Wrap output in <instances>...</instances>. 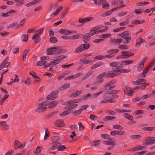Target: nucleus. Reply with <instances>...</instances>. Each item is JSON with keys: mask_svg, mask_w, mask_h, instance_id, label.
Here are the masks:
<instances>
[{"mask_svg": "<svg viewBox=\"0 0 155 155\" xmlns=\"http://www.w3.org/2000/svg\"><path fill=\"white\" fill-rule=\"evenodd\" d=\"M47 54L48 55H50L52 54H58L66 52L67 51L65 49H57V47H53L47 50Z\"/></svg>", "mask_w": 155, "mask_h": 155, "instance_id": "nucleus-1", "label": "nucleus"}, {"mask_svg": "<svg viewBox=\"0 0 155 155\" xmlns=\"http://www.w3.org/2000/svg\"><path fill=\"white\" fill-rule=\"evenodd\" d=\"M77 106V104H70L67 106L63 108L64 110H66L61 113L60 116H64L69 114L73 111V109L75 108Z\"/></svg>", "mask_w": 155, "mask_h": 155, "instance_id": "nucleus-2", "label": "nucleus"}, {"mask_svg": "<svg viewBox=\"0 0 155 155\" xmlns=\"http://www.w3.org/2000/svg\"><path fill=\"white\" fill-rule=\"evenodd\" d=\"M47 107L44 106L40 103H39L37 105V107L35 110L37 113H41L45 112L47 110Z\"/></svg>", "mask_w": 155, "mask_h": 155, "instance_id": "nucleus-3", "label": "nucleus"}, {"mask_svg": "<svg viewBox=\"0 0 155 155\" xmlns=\"http://www.w3.org/2000/svg\"><path fill=\"white\" fill-rule=\"evenodd\" d=\"M0 128L3 130L6 131L9 129V125L7 124L5 121L0 122Z\"/></svg>", "mask_w": 155, "mask_h": 155, "instance_id": "nucleus-4", "label": "nucleus"}, {"mask_svg": "<svg viewBox=\"0 0 155 155\" xmlns=\"http://www.w3.org/2000/svg\"><path fill=\"white\" fill-rule=\"evenodd\" d=\"M93 19H94V18L91 17H87V18H79L78 22L79 23H82V24L81 25H82L84 23Z\"/></svg>", "mask_w": 155, "mask_h": 155, "instance_id": "nucleus-5", "label": "nucleus"}, {"mask_svg": "<svg viewBox=\"0 0 155 155\" xmlns=\"http://www.w3.org/2000/svg\"><path fill=\"white\" fill-rule=\"evenodd\" d=\"M14 146L15 150L17 149L18 148L21 149L24 147V146L23 144L18 140H15Z\"/></svg>", "mask_w": 155, "mask_h": 155, "instance_id": "nucleus-6", "label": "nucleus"}, {"mask_svg": "<svg viewBox=\"0 0 155 155\" xmlns=\"http://www.w3.org/2000/svg\"><path fill=\"white\" fill-rule=\"evenodd\" d=\"M61 143L60 142H58L55 143L53 145L51 148L48 151L50 153H52L54 154H55V152H52L51 151V150H55L57 149H58V147L61 145Z\"/></svg>", "mask_w": 155, "mask_h": 155, "instance_id": "nucleus-7", "label": "nucleus"}, {"mask_svg": "<svg viewBox=\"0 0 155 155\" xmlns=\"http://www.w3.org/2000/svg\"><path fill=\"white\" fill-rule=\"evenodd\" d=\"M125 88L124 91H127L126 94L128 96H130L133 95V90L132 89H130V87L128 86L124 87Z\"/></svg>", "mask_w": 155, "mask_h": 155, "instance_id": "nucleus-8", "label": "nucleus"}, {"mask_svg": "<svg viewBox=\"0 0 155 155\" xmlns=\"http://www.w3.org/2000/svg\"><path fill=\"white\" fill-rule=\"evenodd\" d=\"M120 92V90H114L112 91V93H107L104 95L103 97L104 98H110L109 95L113 94H117Z\"/></svg>", "mask_w": 155, "mask_h": 155, "instance_id": "nucleus-9", "label": "nucleus"}, {"mask_svg": "<svg viewBox=\"0 0 155 155\" xmlns=\"http://www.w3.org/2000/svg\"><path fill=\"white\" fill-rule=\"evenodd\" d=\"M80 61L83 64H88L92 63L93 61L91 60H89L86 58H81L80 60Z\"/></svg>", "mask_w": 155, "mask_h": 155, "instance_id": "nucleus-10", "label": "nucleus"}, {"mask_svg": "<svg viewBox=\"0 0 155 155\" xmlns=\"http://www.w3.org/2000/svg\"><path fill=\"white\" fill-rule=\"evenodd\" d=\"M145 41L141 37L137 38L136 40V43L135 45V47H139L141 44L144 43Z\"/></svg>", "mask_w": 155, "mask_h": 155, "instance_id": "nucleus-11", "label": "nucleus"}, {"mask_svg": "<svg viewBox=\"0 0 155 155\" xmlns=\"http://www.w3.org/2000/svg\"><path fill=\"white\" fill-rule=\"evenodd\" d=\"M70 87V83H67L64 84L60 87L59 90L60 91H63L69 88Z\"/></svg>", "mask_w": 155, "mask_h": 155, "instance_id": "nucleus-12", "label": "nucleus"}, {"mask_svg": "<svg viewBox=\"0 0 155 155\" xmlns=\"http://www.w3.org/2000/svg\"><path fill=\"white\" fill-rule=\"evenodd\" d=\"M54 125L58 127H62L64 125L62 120H58L54 123Z\"/></svg>", "mask_w": 155, "mask_h": 155, "instance_id": "nucleus-13", "label": "nucleus"}, {"mask_svg": "<svg viewBox=\"0 0 155 155\" xmlns=\"http://www.w3.org/2000/svg\"><path fill=\"white\" fill-rule=\"evenodd\" d=\"M91 37L90 35L88 33H87L83 37V41H84V43H87L90 40V38Z\"/></svg>", "mask_w": 155, "mask_h": 155, "instance_id": "nucleus-14", "label": "nucleus"}, {"mask_svg": "<svg viewBox=\"0 0 155 155\" xmlns=\"http://www.w3.org/2000/svg\"><path fill=\"white\" fill-rule=\"evenodd\" d=\"M82 44L77 47L75 50V52L79 53L82 52L84 50V48Z\"/></svg>", "mask_w": 155, "mask_h": 155, "instance_id": "nucleus-15", "label": "nucleus"}, {"mask_svg": "<svg viewBox=\"0 0 155 155\" xmlns=\"http://www.w3.org/2000/svg\"><path fill=\"white\" fill-rule=\"evenodd\" d=\"M58 104V102L57 101H54L51 102L48 106L49 108H52L56 106Z\"/></svg>", "mask_w": 155, "mask_h": 155, "instance_id": "nucleus-16", "label": "nucleus"}, {"mask_svg": "<svg viewBox=\"0 0 155 155\" xmlns=\"http://www.w3.org/2000/svg\"><path fill=\"white\" fill-rule=\"evenodd\" d=\"M82 34H77L70 37L71 39L75 40L81 38Z\"/></svg>", "mask_w": 155, "mask_h": 155, "instance_id": "nucleus-17", "label": "nucleus"}, {"mask_svg": "<svg viewBox=\"0 0 155 155\" xmlns=\"http://www.w3.org/2000/svg\"><path fill=\"white\" fill-rule=\"evenodd\" d=\"M30 49H25L24 51L22 52V54L23 55L22 56V58L23 60V61H25L26 59V56L27 54L30 51Z\"/></svg>", "mask_w": 155, "mask_h": 155, "instance_id": "nucleus-18", "label": "nucleus"}, {"mask_svg": "<svg viewBox=\"0 0 155 155\" xmlns=\"http://www.w3.org/2000/svg\"><path fill=\"white\" fill-rule=\"evenodd\" d=\"M131 37L130 35L125 36L123 38L124 40V43L125 44L129 43L131 40Z\"/></svg>", "mask_w": 155, "mask_h": 155, "instance_id": "nucleus-19", "label": "nucleus"}, {"mask_svg": "<svg viewBox=\"0 0 155 155\" xmlns=\"http://www.w3.org/2000/svg\"><path fill=\"white\" fill-rule=\"evenodd\" d=\"M122 41V39H119V38H117V39H113L112 41L111 42L113 44H119Z\"/></svg>", "mask_w": 155, "mask_h": 155, "instance_id": "nucleus-20", "label": "nucleus"}, {"mask_svg": "<svg viewBox=\"0 0 155 155\" xmlns=\"http://www.w3.org/2000/svg\"><path fill=\"white\" fill-rule=\"evenodd\" d=\"M69 32L70 31L66 29H61L59 31L60 33L65 35H69Z\"/></svg>", "mask_w": 155, "mask_h": 155, "instance_id": "nucleus-21", "label": "nucleus"}, {"mask_svg": "<svg viewBox=\"0 0 155 155\" xmlns=\"http://www.w3.org/2000/svg\"><path fill=\"white\" fill-rule=\"evenodd\" d=\"M130 32L129 31H125L120 34L119 35L123 38L125 37V36H126L130 35Z\"/></svg>", "mask_w": 155, "mask_h": 155, "instance_id": "nucleus-22", "label": "nucleus"}, {"mask_svg": "<svg viewBox=\"0 0 155 155\" xmlns=\"http://www.w3.org/2000/svg\"><path fill=\"white\" fill-rule=\"evenodd\" d=\"M116 118V117L114 116H106L105 118L103 119V120L104 121H107L108 120L115 119Z\"/></svg>", "mask_w": 155, "mask_h": 155, "instance_id": "nucleus-23", "label": "nucleus"}, {"mask_svg": "<svg viewBox=\"0 0 155 155\" xmlns=\"http://www.w3.org/2000/svg\"><path fill=\"white\" fill-rule=\"evenodd\" d=\"M42 149V147L38 146L37 147L36 150L34 151V153L36 155H37L41 153Z\"/></svg>", "mask_w": 155, "mask_h": 155, "instance_id": "nucleus-24", "label": "nucleus"}, {"mask_svg": "<svg viewBox=\"0 0 155 155\" xmlns=\"http://www.w3.org/2000/svg\"><path fill=\"white\" fill-rule=\"evenodd\" d=\"M124 116L126 119L129 120H133V117L128 113H124Z\"/></svg>", "mask_w": 155, "mask_h": 155, "instance_id": "nucleus-25", "label": "nucleus"}, {"mask_svg": "<svg viewBox=\"0 0 155 155\" xmlns=\"http://www.w3.org/2000/svg\"><path fill=\"white\" fill-rule=\"evenodd\" d=\"M29 75L32 76L33 78H35L36 79H41L39 77H38L37 76L36 73L35 72H30L29 73Z\"/></svg>", "mask_w": 155, "mask_h": 155, "instance_id": "nucleus-26", "label": "nucleus"}, {"mask_svg": "<svg viewBox=\"0 0 155 155\" xmlns=\"http://www.w3.org/2000/svg\"><path fill=\"white\" fill-rule=\"evenodd\" d=\"M131 139H138L142 138V136L140 135H132L130 136Z\"/></svg>", "mask_w": 155, "mask_h": 155, "instance_id": "nucleus-27", "label": "nucleus"}, {"mask_svg": "<svg viewBox=\"0 0 155 155\" xmlns=\"http://www.w3.org/2000/svg\"><path fill=\"white\" fill-rule=\"evenodd\" d=\"M68 57V55H61L60 56H58L55 57L58 60V61H60V62L62 60L67 58Z\"/></svg>", "mask_w": 155, "mask_h": 155, "instance_id": "nucleus-28", "label": "nucleus"}, {"mask_svg": "<svg viewBox=\"0 0 155 155\" xmlns=\"http://www.w3.org/2000/svg\"><path fill=\"white\" fill-rule=\"evenodd\" d=\"M153 138H155V137H147L146 140V142L145 143V145L146 146L150 145V144H148V143L150 142L151 140Z\"/></svg>", "mask_w": 155, "mask_h": 155, "instance_id": "nucleus-29", "label": "nucleus"}, {"mask_svg": "<svg viewBox=\"0 0 155 155\" xmlns=\"http://www.w3.org/2000/svg\"><path fill=\"white\" fill-rule=\"evenodd\" d=\"M28 38V35L25 34L22 35L21 37V40L23 42H26Z\"/></svg>", "mask_w": 155, "mask_h": 155, "instance_id": "nucleus-30", "label": "nucleus"}, {"mask_svg": "<svg viewBox=\"0 0 155 155\" xmlns=\"http://www.w3.org/2000/svg\"><path fill=\"white\" fill-rule=\"evenodd\" d=\"M142 129L145 131H151L155 130L154 127H143Z\"/></svg>", "mask_w": 155, "mask_h": 155, "instance_id": "nucleus-31", "label": "nucleus"}, {"mask_svg": "<svg viewBox=\"0 0 155 155\" xmlns=\"http://www.w3.org/2000/svg\"><path fill=\"white\" fill-rule=\"evenodd\" d=\"M104 143L105 144L115 146L116 145V143L113 141H104Z\"/></svg>", "mask_w": 155, "mask_h": 155, "instance_id": "nucleus-32", "label": "nucleus"}, {"mask_svg": "<svg viewBox=\"0 0 155 155\" xmlns=\"http://www.w3.org/2000/svg\"><path fill=\"white\" fill-rule=\"evenodd\" d=\"M58 41V39L55 37H52L50 38V42L52 43H55L57 42Z\"/></svg>", "mask_w": 155, "mask_h": 155, "instance_id": "nucleus-33", "label": "nucleus"}, {"mask_svg": "<svg viewBox=\"0 0 155 155\" xmlns=\"http://www.w3.org/2000/svg\"><path fill=\"white\" fill-rule=\"evenodd\" d=\"M119 51V50L118 49H112L110 50H109L107 51V53L109 54H112L113 53H117L118 51Z\"/></svg>", "mask_w": 155, "mask_h": 155, "instance_id": "nucleus-34", "label": "nucleus"}, {"mask_svg": "<svg viewBox=\"0 0 155 155\" xmlns=\"http://www.w3.org/2000/svg\"><path fill=\"white\" fill-rule=\"evenodd\" d=\"M82 112V110L80 109L78 110H75L73 113L72 114L75 116H77L80 114Z\"/></svg>", "mask_w": 155, "mask_h": 155, "instance_id": "nucleus-35", "label": "nucleus"}, {"mask_svg": "<svg viewBox=\"0 0 155 155\" xmlns=\"http://www.w3.org/2000/svg\"><path fill=\"white\" fill-rule=\"evenodd\" d=\"M63 7L60 6L58 7V8L56 9V11L53 13V15H56L58 14L61 10L63 9Z\"/></svg>", "mask_w": 155, "mask_h": 155, "instance_id": "nucleus-36", "label": "nucleus"}, {"mask_svg": "<svg viewBox=\"0 0 155 155\" xmlns=\"http://www.w3.org/2000/svg\"><path fill=\"white\" fill-rule=\"evenodd\" d=\"M92 72L90 71L88 73L85 75L81 79V81H82L84 80L87 79L90 75L92 74Z\"/></svg>", "mask_w": 155, "mask_h": 155, "instance_id": "nucleus-37", "label": "nucleus"}, {"mask_svg": "<svg viewBox=\"0 0 155 155\" xmlns=\"http://www.w3.org/2000/svg\"><path fill=\"white\" fill-rule=\"evenodd\" d=\"M57 112H52L50 114H48L46 116V117L47 118L49 119L50 118L54 116L55 114L57 113Z\"/></svg>", "mask_w": 155, "mask_h": 155, "instance_id": "nucleus-38", "label": "nucleus"}, {"mask_svg": "<svg viewBox=\"0 0 155 155\" xmlns=\"http://www.w3.org/2000/svg\"><path fill=\"white\" fill-rule=\"evenodd\" d=\"M115 111H117L118 113L121 112H130L131 110H119L118 109H116L115 110Z\"/></svg>", "mask_w": 155, "mask_h": 155, "instance_id": "nucleus-39", "label": "nucleus"}, {"mask_svg": "<svg viewBox=\"0 0 155 155\" xmlns=\"http://www.w3.org/2000/svg\"><path fill=\"white\" fill-rule=\"evenodd\" d=\"M54 60L51 62V65H54L58 64L60 62V61H58L55 57L54 58Z\"/></svg>", "mask_w": 155, "mask_h": 155, "instance_id": "nucleus-40", "label": "nucleus"}, {"mask_svg": "<svg viewBox=\"0 0 155 155\" xmlns=\"http://www.w3.org/2000/svg\"><path fill=\"white\" fill-rule=\"evenodd\" d=\"M24 79L26 80L25 81L24 83L28 86L30 84V80L28 78H24Z\"/></svg>", "mask_w": 155, "mask_h": 155, "instance_id": "nucleus-41", "label": "nucleus"}, {"mask_svg": "<svg viewBox=\"0 0 155 155\" xmlns=\"http://www.w3.org/2000/svg\"><path fill=\"white\" fill-rule=\"evenodd\" d=\"M57 97V96H52V95L51 94L50 95L48 96L46 98L48 100H52L56 99Z\"/></svg>", "mask_w": 155, "mask_h": 155, "instance_id": "nucleus-42", "label": "nucleus"}, {"mask_svg": "<svg viewBox=\"0 0 155 155\" xmlns=\"http://www.w3.org/2000/svg\"><path fill=\"white\" fill-rule=\"evenodd\" d=\"M25 22V19H24L21 21L20 22V24L18 25L17 28H21L22 27Z\"/></svg>", "mask_w": 155, "mask_h": 155, "instance_id": "nucleus-43", "label": "nucleus"}, {"mask_svg": "<svg viewBox=\"0 0 155 155\" xmlns=\"http://www.w3.org/2000/svg\"><path fill=\"white\" fill-rule=\"evenodd\" d=\"M94 143L91 144L92 146H97L100 145L101 143V141L100 140H98L97 141H93Z\"/></svg>", "mask_w": 155, "mask_h": 155, "instance_id": "nucleus-44", "label": "nucleus"}, {"mask_svg": "<svg viewBox=\"0 0 155 155\" xmlns=\"http://www.w3.org/2000/svg\"><path fill=\"white\" fill-rule=\"evenodd\" d=\"M113 128L114 129H119V130H123L124 129V127H121L120 125H115L113 126Z\"/></svg>", "mask_w": 155, "mask_h": 155, "instance_id": "nucleus-45", "label": "nucleus"}, {"mask_svg": "<svg viewBox=\"0 0 155 155\" xmlns=\"http://www.w3.org/2000/svg\"><path fill=\"white\" fill-rule=\"evenodd\" d=\"M114 74L113 73H107L106 72V78H114Z\"/></svg>", "mask_w": 155, "mask_h": 155, "instance_id": "nucleus-46", "label": "nucleus"}, {"mask_svg": "<svg viewBox=\"0 0 155 155\" xmlns=\"http://www.w3.org/2000/svg\"><path fill=\"white\" fill-rule=\"evenodd\" d=\"M104 76L106 77V72H104L99 75L97 78L98 79H102Z\"/></svg>", "mask_w": 155, "mask_h": 155, "instance_id": "nucleus-47", "label": "nucleus"}, {"mask_svg": "<svg viewBox=\"0 0 155 155\" xmlns=\"http://www.w3.org/2000/svg\"><path fill=\"white\" fill-rule=\"evenodd\" d=\"M141 85V86H140L141 87V89H144L146 88V86L149 85L150 84L148 83H145V82H144Z\"/></svg>", "mask_w": 155, "mask_h": 155, "instance_id": "nucleus-48", "label": "nucleus"}, {"mask_svg": "<svg viewBox=\"0 0 155 155\" xmlns=\"http://www.w3.org/2000/svg\"><path fill=\"white\" fill-rule=\"evenodd\" d=\"M149 70L148 69H147V68H145L144 69V70L143 71V73L142 74L143 77V78H144L146 77V74L148 72V71H149Z\"/></svg>", "mask_w": 155, "mask_h": 155, "instance_id": "nucleus-49", "label": "nucleus"}, {"mask_svg": "<svg viewBox=\"0 0 155 155\" xmlns=\"http://www.w3.org/2000/svg\"><path fill=\"white\" fill-rule=\"evenodd\" d=\"M113 73L114 74V77H115L120 73V69L118 70H115L113 71Z\"/></svg>", "mask_w": 155, "mask_h": 155, "instance_id": "nucleus-50", "label": "nucleus"}, {"mask_svg": "<svg viewBox=\"0 0 155 155\" xmlns=\"http://www.w3.org/2000/svg\"><path fill=\"white\" fill-rule=\"evenodd\" d=\"M78 124L79 125V130L84 131V127L83 125L80 122H79L78 123Z\"/></svg>", "mask_w": 155, "mask_h": 155, "instance_id": "nucleus-51", "label": "nucleus"}, {"mask_svg": "<svg viewBox=\"0 0 155 155\" xmlns=\"http://www.w3.org/2000/svg\"><path fill=\"white\" fill-rule=\"evenodd\" d=\"M103 91H101L99 92H97L96 93H95L94 94H93L92 95V97L93 98H94L96 97H97L98 96H99L100 94H101V93H103Z\"/></svg>", "mask_w": 155, "mask_h": 155, "instance_id": "nucleus-52", "label": "nucleus"}, {"mask_svg": "<svg viewBox=\"0 0 155 155\" xmlns=\"http://www.w3.org/2000/svg\"><path fill=\"white\" fill-rule=\"evenodd\" d=\"M97 32V31H96L94 29L93 30V28H92L91 29L90 31L88 33L90 35V36H92Z\"/></svg>", "mask_w": 155, "mask_h": 155, "instance_id": "nucleus-53", "label": "nucleus"}, {"mask_svg": "<svg viewBox=\"0 0 155 155\" xmlns=\"http://www.w3.org/2000/svg\"><path fill=\"white\" fill-rule=\"evenodd\" d=\"M147 58V57H146L143 58L142 61L140 62L139 64L142 65L143 66H144V63L146 61Z\"/></svg>", "mask_w": 155, "mask_h": 155, "instance_id": "nucleus-54", "label": "nucleus"}, {"mask_svg": "<svg viewBox=\"0 0 155 155\" xmlns=\"http://www.w3.org/2000/svg\"><path fill=\"white\" fill-rule=\"evenodd\" d=\"M134 61L133 60H123L122 61V63L126 64H125V65H126V64L132 63Z\"/></svg>", "mask_w": 155, "mask_h": 155, "instance_id": "nucleus-55", "label": "nucleus"}, {"mask_svg": "<svg viewBox=\"0 0 155 155\" xmlns=\"http://www.w3.org/2000/svg\"><path fill=\"white\" fill-rule=\"evenodd\" d=\"M128 24V20L127 19L126 21H123L119 23L120 26H124Z\"/></svg>", "mask_w": 155, "mask_h": 155, "instance_id": "nucleus-56", "label": "nucleus"}, {"mask_svg": "<svg viewBox=\"0 0 155 155\" xmlns=\"http://www.w3.org/2000/svg\"><path fill=\"white\" fill-rule=\"evenodd\" d=\"M45 62L42 60L38 62L36 64L37 66H41L45 64Z\"/></svg>", "mask_w": 155, "mask_h": 155, "instance_id": "nucleus-57", "label": "nucleus"}, {"mask_svg": "<svg viewBox=\"0 0 155 155\" xmlns=\"http://www.w3.org/2000/svg\"><path fill=\"white\" fill-rule=\"evenodd\" d=\"M109 5L108 4L105 3V2H103L102 3V7L103 8L107 9L109 7Z\"/></svg>", "mask_w": 155, "mask_h": 155, "instance_id": "nucleus-58", "label": "nucleus"}, {"mask_svg": "<svg viewBox=\"0 0 155 155\" xmlns=\"http://www.w3.org/2000/svg\"><path fill=\"white\" fill-rule=\"evenodd\" d=\"M44 30V28H40L36 32L37 34H38V35L40 36V35L43 33Z\"/></svg>", "mask_w": 155, "mask_h": 155, "instance_id": "nucleus-59", "label": "nucleus"}, {"mask_svg": "<svg viewBox=\"0 0 155 155\" xmlns=\"http://www.w3.org/2000/svg\"><path fill=\"white\" fill-rule=\"evenodd\" d=\"M101 137L104 139H107L110 137V135L107 134H101Z\"/></svg>", "mask_w": 155, "mask_h": 155, "instance_id": "nucleus-60", "label": "nucleus"}, {"mask_svg": "<svg viewBox=\"0 0 155 155\" xmlns=\"http://www.w3.org/2000/svg\"><path fill=\"white\" fill-rule=\"evenodd\" d=\"M149 4V3L148 2H140L137 3V5L139 6H140L142 5H145Z\"/></svg>", "mask_w": 155, "mask_h": 155, "instance_id": "nucleus-61", "label": "nucleus"}, {"mask_svg": "<svg viewBox=\"0 0 155 155\" xmlns=\"http://www.w3.org/2000/svg\"><path fill=\"white\" fill-rule=\"evenodd\" d=\"M91 96V94L90 93H88L87 94H86L83 96V97H82V99L83 100H87L89 97Z\"/></svg>", "mask_w": 155, "mask_h": 155, "instance_id": "nucleus-62", "label": "nucleus"}, {"mask_svg": "<svg viewBox=\"0 0 155 155\" xmlns=\"http://www.w3.org/2000/svg\"><path fill=\"white\" fill-rule=\"evenodd\" d=\"M118 64L119 62H114L110 63V65L111 67H117V65Z\"/></svg>", "mask_w": 155, "mask_h": 155, "instance_id": "nucleus-63", "label": "nucleus"}, {"mask_svg": "<svg viewBox=\"0 0 155 155\" xmlns=\"http://www.w3.org/2000/svg\"><path fill=\"white\" fill-rule=\"evenodd\" d=\"M49 136H50V135H49V132L47 130L46 131L45 134V135L44 140H46L49 137Z\"/></svg>", "mask_w": 155, "mask_h": 155, "instance_id": "nucleus-64", "label": "nucleus"}]
</instances>
